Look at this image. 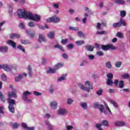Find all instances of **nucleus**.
<instances>
[{
	"label": "nucleus",
	"mask_w": 130,
	"mask_h": 130,
	"mask_svg": "<svg viewBox=\"0 0 130 130\" xmlns=\"http://www.w3.org/2000/svg\"><path fill=\"white\" fill-rule=\"evenodd\" d=\"M67 74L62 75L60 77L57 79V82H61L62 81H66L67 80Z\"/></svg>",
	"instance_id": "nucleus-13"
},
{
	"label": "nucleus",
	"mask_w": 130,
	"mask_h": 130,
	"mask_svg": "<svg viewBox=\"0 0 130 130\" xmlns=\"http://www.w3.org/2000/svg\"><path fill=\"white\" fill-rule=\"evenodd\" d=\"M0 52H3V53L8 52V47H6V46L0 47Z\"/></svg>",
	"instance_id": "nucleus-16"
},
{
	"label": "nucleus",
	"mask_w": 130,
	"mask_h": 130,
	"mask_svg": "<svg viewBox=\"0 0 130 130\" xmlns=\"http://www.w3.org/2000/svg\"><path fill=\"white\" fill-rule=\"evenodd\" d=\"M52 7L54 9H59V5L57 3L53 4Z\"/></svg>",
	"instance_id": "nucleus-48"
},
{
	"label": "nucleus",
	"mask_w": 130,
	"mask_h": 130,
	"mask_svg": "<svg viewBox=\"0 0 130 130\" xmlns=\"http://www.w3.org/2000/svg\"><path fill=\"white\" fill-rule=\"evenodd\" d=\"M26 33L28 34V35L30 37L33 38V37H35V33H30V32H29V29H26Z\"/></svg>",
	"instance_id": "nucleus-43"
},
{
	"label": "nucleus",
	"mask_w": 130,
	"mask_h": 130,
	"mask_svg": "<svg viewBox=\"0 0 130 130\" xmlns=\"http://www.w3.org/2000/svg\"><path fill=\"white\" fill-rule=\"evenodd\" d=\"M7 43L9 45H11L13 48H16L17 46V44L15 42L12 41V40L7 41Z\"/></svg>",
	"instance_id": "nucleus-11"
},
{
	"label": "nucleus",
	"mask_w": 130,
	"mask_h": 130,
	"mask_svg": "<svg viewBox=\"0 0 130 130\" xmlns=\"http://www.w3.org/2000/svg\"><path fill=\"white\" fill-rule=\"evenodd\" d=\"M3 70L6 72H11L12 71V68H11V65L4 64H3Z\"/></svg>",
	"instance_id": "nucleus-9"
},
{
	"label": "nucleus",
	"mask_w": 130,
	"mask_h": 130,
	"mask_svg": "<svg viewBox=\"0 0 130 130\" xmlns=\"http://www.w3.org/2000/svg\"><path fill=\"white\" fill-rule=\"evenodd\" d=\"M31 94H32V93L29 92L28 91H25L23 92V96H22V99H24V98H27V96H29V95H31Z\"/></svg>",
	"instance_id": "nucleus-19"
},
{
	"label": "nucleus",
	"mask_w": 130,
	"mask_h": 130,
	"mask_svg": "<svg viewBox=\"0 0 130 130\" xmlns=\"http://www.w3.org/2000/svg\"><path fill=\"white\" fill-rule=\"evenodd\" d=\"M67 42H68V39H63L61 41V43L62 44H66V43H67Z\"/></svg>",
	"instance_id": "nucleus-63"
},
{
	"label": "nucleus",
	"mask_w": 130,
	"mask_h": 130,
	"mask_svg": "<svg viewBox=\"0 0 130 130\" xmlns=\"http://www.w3.org/2000/svg\"><path fill=\"white\" fill-rule=\"evenodd\" d=\"M47 36H48V38H49L50 39H53V38H54V36H55L54 32L51 31V32H49V34H48Z\"/></svg>",
	"instance_id": "nucleus-20"
},
{
	"label": "nucleus",
	"mask_w": 130,
	"mask_h": 130,
	"mask_svg": "<svg viewBox=\"0 0 130 130\" xmlns=\"http://www.w3.org/2000/svg\"><path fill=\"white\" fill-rule=\"evenodd\" d=\"M121 64H122V62L121 61H118L116 62L115 66L116 68H120V67H121Z\"/></svg>",
	"instance_id": "nucleus-31"
},
{
	"label": "nucleus",
	"mask_w": 130,
	"mask_h": 130,
	"mask_svg": "<svg viewBox=\"0 0 130 130\" xmlns=\"http://www.w3.org/2000/svg\"><path fill=\"white\" fill-rule=\"evenodd\" d=\"M85 85L88 87H85L82 83H79L78 86L81 90L87 91V92H89L90 90H93V86H91V82L90 81H86L85 82Z\"/></svg>",
	"instance_id": "nucleus-3"
},
{
	"label": "nucleus",
	"mask_w": 130,
	"mask_h": 130,
	"mask_svg": "<svg viewBox=\"0 0 130 130\" xmlns=\"http://www.w3.org/2000/svg\"><path fill=\"white\" fill-rule=\"evenodd\" d=\"M45 122L46 125H47L49 130L53 129V126H52V125H51V124H50L49 120L45 121Z\"/></svg>",
	"instance_id": "nucleus-15"
},
{
	"label": "nucleus",
	"mask_w": 130,
	"mask_h": 130,
	"mask_svg": "<svg viewBox=\"0 0 130 130\" xmlns=\"http://www.w3.org/2000/svg\"><path fill=\"white\" fill-rule=\"evenodd\" d=\"M50 106L52 109H56L57 108V102L55 101L51 102L50 104Z\"/></svg>",
	"instance_id": "nucleus-10"
},
{
	"label": "nucleus",
	"mask_w": 130,
	"mask_h": 130,
	"mask_svg": "<svg viewBox=\"0 0 130 130\" xmlns=\"http://www.w3.org/2000/svg\"><path fill=\"white\" fill-rule=\"evenodd\" d=\"M100 105H99V103H95L93 104L94 108H97L98 109L99 108Z\"/></svg>",
	"instance_id": "nucleus-51"
},
{
	"label": "nucleus",
	"mask_w": 130,
	"mask_h": 130,
	"mask_svg": "<svg viewBox=\"0 0 130 130\" xmlns=\"http://www.w3.org/2000/svg\"><path fill=\"white\" fill-rule=\"evenodd\" d=\"M101 126H102V125L101 124H96V128H98L99 130H103V129L101 128Z\"/></svg>",
	"instance_id": "nucleus-56"
},
{
	"label": "nucleus",
	"mask_w": 130,
	"mask_h": 130,
	"mask_svg": "<svg viewBox=\"0 0 130 130\" xmlns=\"http://www.w3.org/2000/svg\"><path fill=\"white\" fill-rule=\"evenodd\" d=\"M108 79H110L111 80L113 78V75H112L111 73H109L107 75Z\"/></svg>",
	"instance_id": "nucleus-58"
},
{
	"label": "nucleus",
	"mask_w": 130,
	"mask_h": 130,
	"mask_svg": "<svg viewBox=\"0 0 130 130\" xmlns=\"http://www.w3.org/2000/svg\"><path fill=\"white\" fill-rule=\"evenodd\" d=\"M27 26H28V27H30V28H33L35 27V26H36V24H35V23H34V22L30 21L27 23Z\"/></svg>",
	"instance_id": "nucleus-28"
},
{
	"label": "nucleus",
	"mask_w": 130,
	"mask_h": 130,
	"mask_svg": "<svg viewBox=\"0 0 130 130\" xmlns=\"http://www.w3.org/2000/svg\"><path fill=\"white\" fill-rule=\"evenodd\" d=\"M17 16L20 19H28V20L35 21V22H40L41 21V16L36 14H32L25 9H18Z\"/></svg>",
	"instance_id": "nucleus-1"
},
{
	"label": "nucleus",
	"mask_w": 130,
	"mask_h": 130,
	"mask_svg": "<svg viewBox=\"0 0 130 130\" xmlns=\"http://www.w3.org/2000/svg\"><path fill=\"white\" fill-rule=\"evenodd\" d=\"M39 42H45L46 41V39H45L44 35L41 34H39Z\"/></svg>",
	"instance_id": "nucleus-12"
},
{
	"label": "nucleus",
	"mask_w": 130,
	"mask_h": 130,
	"mask_svg": "<svg viewBox=\"0 0 130 130\" xmlns=\"http://www.w3.org/2000/svg\"><path fill=\"white\" fill-rule=\"evenodd\" d=\"M104 34H107V32L105 31H98L96 32L97 35H103Z\"/></svg>",
	"instance_id": "nucleus-40"
},
{
	"label": "nucleus",
	"mask_w": 130,
	"mask_h": 130,
	"mask_svg": "<svg viewBox=\"0 0 130 130\" xmlns=\"http://www.w3.org/2000/svg\"><path fill=\"white\" fill-rule=\"evenodd\" d=\"M24 77H27V74L23 73L18 75V76H16L15 77V82H20Z\"/></svg>",
	"instance_id": "nucleus-6"
},
{
	"label": "nucleus",
	"mask_w": 130,
	"mask_h": 130,
	"mask_svg": "<svg viewBox=\"0 0 130 130\" xmlns=\"http://www.w3.org/2000/svg\"><path fill=\"white\" fill-rule=\"evenodd\" d=\"M21 44H30L31 42L28 40H21Z\"/></svg>",
	"instance_id": "nucleus-34"
},
{
	"label": "nucleus",
	"mask_w": 130,
	"mask_h": 130,
	"mask_svg": "<svg viewBox=\"0 0 130 130\" xmlns=\"http://www.w3.org/2000/svg\"><path fill=\"white\" fill-rule=\"evenodd\" d=\"M68 110L64 108H60L58 110L57 114L59 115H66L68 114Z\"/></svg>",
	"instance_id": "nucleus-7"
},
{
	"label": "nucleus",
	"mask_w": 130,
	"mask_h": 130,
	"mask_svg": "<svg viewBox=\"0 0 130 130\" xmlns=\"http://www.w3.org/2000/svg\"><path fill=\"white\" fill-rule=\"evenodd\" d=\"M96 48H102V49L105 50V51H107V50H109V49H112V50L115 49L114 46L111 44H108L105 46L104 45H99L96 44Z\"/></svg>",
	"instance_id": "nucleus-4"
},
{
	"label": "nucleus",
	"mask_w": 130,
	"mask_h": 130,
	"mask_svg": "<svg viewBox=\"0 0 130 130\" xmlns=\"http://www.w3.org/2000/svg\"><path fill=\"white\" fill-rule=\"evenodd\" d=\"M1 77L3 81H7V76L5 74H2Z\"/></svg>",
	"instance_id": "nucleus-62"
},
{
	"label": "nucleus",
	"mask_w": 130,
	"mask_h": 130,
	"mask_svg": "<svg viewBox=\"0 0 130 130\" xmlns=\"http://www.w3.org/2000/svg\"><path fill=\"white\" fill-rule=\"evenodd\" d=\"M120 26H121V23L119 22L113 24V28H117V27H120Z\"/></svg>",
	"instance_id": "nucleus-32"
},
{
	"label": "nucleus",
	"mask_w": 130,
	"mask_h": 130,
	"mask_svg": "<svg viewBox=\"0 0 130 130\" xmlns=\"http://www.w3.org/2000/svg\"><path fill=\"white\" fill-rule=\"evenodd\" d=\"M105 66L107 69H108V70H111V69H112V64L110 61L106 62L105 63Z\"/></svg>",
	"instance_id": "nucleus-18"
},
{
	"label": "nucleus",
	"mask_w": 130,
	"mask_h": 130,
	"mask_svg": "<svg viewBox=\"0 0 130 130\" xmlns=\"http://www.w3.org/2000/svg\"><path fill=\"white\" fill-rule=\"evenodd\" d=\"M102 93H103V89H100L99 90H98L96 92V94L97 95H98V96H101V95H102Z\"/></svg>",
	"instance_id": "nucleus-46"
},
{
	"label": "nucleus",
	"mask_w": 130,
	"mask_h": 130,
	"mask_svg": "<svg viewBox=\"0 0 130 130\" xmlns=\"http://www.w3.org/2000/svg\"><path fill=\"white\" fill-rule=\"evenodd\" d=\"M48 74H54L55 73V69H54L52 68H49V70L47 71Z\"/></svg>",
	"instance_id": "nucleus-33"
},
{
	"label": "nucleus",
	"mask_w": 130,
	"mask_h": 130,
	"mask_svg": "<svg viewBox=\"0 0 130 130\" xmlns=\"http://www.w3.org/2000/svg\"><path fill=\"white\" fill-rule=\"evenodd\" d=\"M114 2L118 5H124L125 1L124 0H114Z\"/></svg>",
	"instance_id": "nucleus-17"
},
{
	"label": "nucleus",
	"mask_w": 130,
	"mask_h": 130,
	"mask_svg": "<svg viewBox=\"0 0 130 130\" xmlns=\"http://www.w3.org/2000/svg\"><path fill=\"white\" fill-rule=\"evenodd\" d=\"M120 16L121 18H124L126 16V12L125 11L122 10L120 11Z\"/></svg>",
	"instance_id": "nucleus-37"
},
{
	"label": "nucleus",
	"mask_w": 130,
	"mask_h": 130,
	"mask_svg": "<svg viewBox=\"0 0 130 130\" xmlns=\"http://www.w3.org/2000/svg\"><path fill=\"white\" fill-rule=\"evenodd\" d=\"M80 106L83 109H87L88 108V105L87 104V103H86V102H82V103H80Z\"/></svg>",
	"instance_id": "nucleus-22"
},
{
	"label": "nucleus",
	"mask_w": 130,
	"mask_h": 130,
	"mask_svg": "<svg viewBox=\"0 0 130 130\" xmlns=\"http://www.w3.org/2000/svg\"><path fill=\"white\" fill-rule=\"evenodd\" d=\"M116 36L119 37V38H123V34H122L120 32H118L116 34Z\"/></svg>",
	"instance_id": "nucleus-49"
},
{
	"label": "nucleus",
	"mask_w": 130,
	"mask_h": 130,
	"mask_svg": "<svg viewBox=\"0 0 130 130\" xmlns=\"http://www.w3.org/2000/svg\"><path fill=\"white\" fill-rule=\"evenodd\" d=\"M76 44L77 45H82V44H85V42L83 40L77 41L76 42Z\"/></svg>",
	"instance_id": "nucleus-42"
},
{
	"label": "nucleus",
	"mask_w": 130,
	"mask_h": 130,
	"mask_svg": "<svg viewBox=\"0 0 130 130\" xmlns=\"http://www.w3.org/2000/svg\"><path fill=\"white\" fill-rule=\"evenodd\" d=\"M17 48L19 49V50H21L22 52H25V49H24V47H23V46L21 45H19L17 46Z\"/></svg>",
	"instance_id": "nucleus-41"
},
{
	"label": "nucleus",
	"mask_w": 130,
	"mask_h": 130,
	"mask_svg": "<svg viewBox=\"0 0 130 130\" xmlns=\"http://www.w3.org/2000/svg\"><path fill=\"white\" fill-rule=\"evenodd\" d=\"M63 67V63H59L55 66V70H58L60 68H62Z\"/></svg>",
	"instance_id": "nucleus-29"
},
{
	"label": "nucleus",
	"mask_w": 130,
	"mask_h": 130,
	"mask_svg": "<svg viewBox=\"0 0 130 130\" xmlns=\"http://www.w3.org/2000/svg\"><path fill=\"white\" fill-rule=\"evenodd\" d=\"M13 38H20V35L18 34H12L10 35V39H13Z\"/></svg>",
	"instance_id": "nucleus-21"
},
{
	"label": "nucleus",
	"mask_w": 130,
	"mask_h": 130,
	"mask_svg": "<svg viewBox=\"0 0 130 130\" xmlns=\"http://www.w3.org/2000/svg\"><path fill=\"white\" fill-rule=\"evenodd\" d=\"M102 125H104V126H108L109 125V123L107 120H103L101 121Z\"/></svg>",
	"instance_id": "nucleus-26"
},
{
	"label": "nucleus",
	"mask_w": 130,
	"mask_h": 130,
	"mask_svg": "<svg viewBox=\"0 0 130 130\" xmlns=\"http://www.w3.org/2000/svg\"><path fill=\"white\" fill-rule=\"evenodd\" d=\"M10 68L11 69V71H13V70H17V65L16 64H11L10 65Z\"/></svg>",
	"instance_id": "nucleus-52"
},
{
	"label": "nucleus",
	"mask_w": 130,
	"mask_h": 130,
	"mask_svg": "<svg viewBox=\"0 0 130 130\" xmlns=\"http://www.w3.org/2000/svg\"><path fill=\"white\" fill-rule=\"evenodd\" d=\"M33 94L35 96H41L42 95V93L36 91H34Z\"/></svg>",
	"instance_id": "nucleus-45"
},
{
	"label": "nucleus",
	"mask_w": 130,
	"mask_h": 130,
	"mask_svg": "<svg viewBox=\"0 0 130 130\" xmlns=\"http://www.w3.org/2000/svg\"><path fill=\"white\" fill-rule=\"evenodd\" d=\"M24 101H26L27 103H31L32 102V101L31 100L28 99V98H24V99H22Z\"/></svg>",
	"instance_id": "nucleus-55"
},
{
	"label": "nucleus",
	"mask_w": 130,
	"mask_h": 130,
	"mask_svg": "<svg viewBox=\"0 0 130 130\" xmlns=\"http://www.w3.org/2000/svg\"><path fill=\"white\" fill-rule=\"evenodd\" d=\"M21 125H22V127L25 128V129H27L28 128V126L27 125V124H26L25 123H22Z\"/></svg>",
	"instance_id": "nucleus-59"
},
{
	"label": "nucleus",
	"mask_w": 130,
	"mask_h": 130,
	"mask_svg": "<svg viewBox=\"0 0 130 130\" xmlns=\"http://www.w3.org/2000/svg\"><path fill=\"white\" fill-rule=\"evenodd\" d=\"M49 92V93H52L53 92H54V86H53V85H51L50 86Z\"/></svg>",
	"instance_id": "nucleus-39"
},
{
	"label": "nucleus",
	"mask_w": 130,
	"mask_h": 130,
	"mask_svg": "<svg viewBox=\"0 0 130 130\" xmlns=\"http://www.w3.org/2000/svg\"><path fill=\"white\" fill-rule=\"evenodd\" d=\"M114 125L116 126H124L126 125V123L124 121H116L114 122Z\"/></svg>",
	"instance_id": "nucleus-8"
},
{
	"label": "nucleus",
	"mask_w": 130,
	"mask_h": 130,
	"mask_svg": "<svg viewBox=\"0 0 130 130\" xmlns=\"http://www.w3.org/2000/svg\"><path fill=\"white\" fill-rule=\"evenodd\" d=\"M96 55L98 56H103V55H104V53L102 51H98L96 52Z\"/></svg>",
	"instance_id": "nucleus-50"
},
{
	"label": "nucleus",
	"mask_w": 130,
	"mask_h": 130,
	"mask_svg": "<svg viewBox=\"0 0 130 130\" xmlns=\"http://www.w3.org/2000/svg\"><path fill=\"white\" fill-rule=\"evenodd\" d=\"M118 86L119 88H123V87H124V85L123 84V81H120Z\"/></svg>",
	"instance_id": "nucleus-54"
},
{
	"label": "nucleus",
	"mask_w": 130,
	"mask_h": 130,
	"mask_svg": "<svg viewBox=\"0 0 130 130\" xmlns=\"http://www.w3.org/2000/svg\"><path fill=\"white\" fill-rule=\"evenodd\" d=\"M74 102V100H73V99L69 98L67 99V104H68V105H71V104H72V103H73Z\"/></svg>",
	"instance_id": "nucleus-44"
},
{
	"label": "nucleus",
	"mask_w": 130,
	"mask_h": 130,
	"mask_svg": "<svg viewBox=\"0 0 130 130\" xmlns=\"http://www.w3.org/2000/svg\"><path fill=\"white\" fill-rule=\"evenodd\" d=\"M17 91L14 90L13 91L8 92V97L7 99L8 103L9 104V110L11 113H15V105H16V101L11 98H17Z\"/></svg>",
	"instance_id": "nucleus-2"
},
{
	"label": "nucleus",
	"mask_w": 130,
	"mask_h": 130,
	"mask_svg": "<svg viewBox=\"0 0 130 130\" xmlns=\"http://www.w3.org/2000/svg\"><path fill=\"white\" fill-rule=\"evenodd\" d=\"M113 82H112V80H111V79H108L107 80V85H108V86H110V85H112Z\"/></svg>",
	"instance_id": "nucleus-47"
},
{
	"label": "nucleus",
	"mask_w": 130,
	"mask_h": 130,
	"mask_svg": "<svg viewBox=\"0 0 130 130\" xmlns=\"http://www.w3.org/2000/svg\"><path fill=\"white\" fill-rule=\"evenodd\" d=\"M66 128L67 130H71L73 129V128H74V127H73V126L71 125H67L66 126Z\"/></svg>",
	"instance_id": "nucleus-64"
},
{
	"label": "nucleus",
	"mask_w": 130,
	"mask_h": 130,
	"mask_svg": "<svg viewBox=\"0 0 130 130\" xmlns=\"http://www.w3.org/2000/svg\"><path fill=\"white\" fill-rule=\"evenodd\" d=\"M119 23H120L121 26V25H122V26H126V24L125 23V21H124V19H123L122 18H121L120 19Z\"/></svg>",
	"instance_id": "nucleus-38"
},
{
	"label": "nucleus",
	"mask_w": 130,
	"mask_h": 130,
	"mask_svg": "<svg viewBox=\"0 0 130 130\" xmlns=\"http://www.w3.org/2000/svg\"><path fill=\"white\" fill-rule=\"evenodd\" d=\"M28 74L29 77H32V69L30 66L27 67Z\"/></svg>",
	"instance_id": "nucleus-30"
},
{
	"label": "nucleus",
	"mask_w": 130,
	"mask_h": 130,
	"mask_svg": "<svg viewBox=\"0 0 130 130\" xmlns=\"http://www.w3.org/2000/svg\"><path fill=\"white\" fill-rule=\"evenodd\" d=\"M19 28L21 29H25V26L22 22H21L19 25Z\"/></svg>",
	"instance_id": "nucleus-61"
},
{
	"label": "nucleus",
	"mask_w": 130,
	"mask_h": 130,
	"mask_svg": "<svg viewBox=\"0 0 130 130\" xmlns=\"http://www.w3.org/2000/svg\"><path fill=\"white\" fill-rule=\"evenodd\" d=\"M7 8H8V10L9 11V13H11L13 12V5L12 4L10 3L7 4Z\"/></svg>",
	"instance_id": "nucleus-24"
},
{
	"label": "nucleus",
	"mask_w": 130,
	"mask_h": 130,
	"mask_svg": "<svg viewBox=\"0 0 130 130\" xmlns=\"http://www.w3.org/2000/svg\"><path fill=\"white\" fill-rule=\"evenodd\" d=\"M85 47L88 51H93L94 50V47L92 46L86 45Z\"/></svg>",
	"instance_id": "nucleus-27"
},
{
	"label": "nucleus",
	"mask_w": 130,
	"mask_h": 130,
	"mask_svg": "<svg viewBox=\"0 0 130 130\" xmlns=\"http://www.w3.org/2000/svg\"><path fill=\"white\" fill-rule=\"evenodd\" d=\"M69 30H70L71 31H78L79 27H74L73 26H70Z\"/></svg>",
	"instance_id": "nucleus-35"
},
{
	"label": "nucleus",
	"mask_w": 130,
	"mask_h": 130,
	"mask_svg": "<svg viewBox=\"0 0 130 130\" xmlns=\"http://www.w3.org/2000/svg\"><path fill=\"white\" fill-rule=\"evenodd\" d=\"M122 78H123V79H128V78H129V75L125 74L122 76Z\"/></svg>",
	"instance_id": "nucleus-57"
},
{
	"label": "nucleus",
	"mask_w": 130,
	"mask_h": 130,
	"mask_svg": "<svg viewBox=\"0 0 130 130\" xmlns=\"http://www.w3.org/2000/svg\"><path fill=\"white\" fill-rule=\"evenodd\" d=\"M48 23H58L60 22V19L56 16H52L51 17L48 18L46 20Z\"/></svg>",
	"instance_id": "nucleus-5"
},
{
	"label": "nucleus",
	"mask_w": 130,
	"mask_h": 130,
	"mask_svg": "<svg viewBox=\"0 0 130 130\" xmlns=\"http://www.w3.org/2000/svg\"><path fill=\"white\" fill-rule=\"evenodd\" d=\"M98 109H100V111L101 113L104 112V114H105L106 115V114H107V112H106L105 109H104V106H103V105H100Z\"/></svg>",
	"instance_id": "nucleus-14"
},
{
	"label": "nucleus",
	"mask_w": 130,
	"mask_h": 130,
	"mask_svg": "<svg viewBox=\"0 0 130 130\" xmlns=\"http://www.w3.org/2000/svg\"><path fill=\"white\" fill-rule=\"evenodd\" d=\"M96 29L97 30H101V24L99 22L97 23Z\"/></svg>",
	"instance_id": "nucleus-60"
},
{
	"label": "nucleus",
	"mask_w": 130,
	"mask_h": 130,
	"mask_svg": "<svg viewBox=\"0 0 130 130\" xmlns=\"http://www.w3.org/2000/svg\"><path fill=\"white\" fill-rule=\"evenodd\" d=\"M11 125H12L13 128L16 129L19 127V125L17 123H11Z\"/></svg>",
	"instance_id": "nucleus-36"
},
{
	"label": "nucleus",
	"mask_w": 130,
	"mask_h": 130,
	"mask_svg": "<svg viewBox=\"0 0 130 130\" xmlns=\"http://www.w3.org/2000/svg\"><path fill=\"white\" fill-rule=\"evenodd\" d=\"M77 33H78L79 36H80V37H84V36H85V34H84V33H83V32L82 31H78Z\"/></svg>",
	"instance_id": "nucleus-53"
},
{
	"label": "nucleus",
	"mask_w": 130,
	"mask_h": 130,
	"mask_svg": "<svg viewBox=\"0 0 130 130\" xmlns=\"http://www.w3.org/2000/svg\"><path fill=\"white\" fill-rule=\"evenodd\" d=\"M109 101L110 103H111V104L113 105L114 107H115V108H117V107H118V105H117V103L115 101L112 100H109Z\"/></svg>",
	"instance_id": "nucleus-23"
},
{
	"label": "nucleus",
	"mask_w": 130,
	"mask_h": 130,
	"mask_svg": "<svg viewBox=\"0 0 130 130\" xmlns=\"http://www.w3.org/2000/svg\"><path fill=\"white\" fill-rule=\"evenodd\" d=\"M54 48H58V49H60L61 51H64V50L63 49V48L62 47V46L58 44H57L56 45L54 46Z\"/></svg>",
	"instance_id": "nucleus-25"
}]
</instances>
